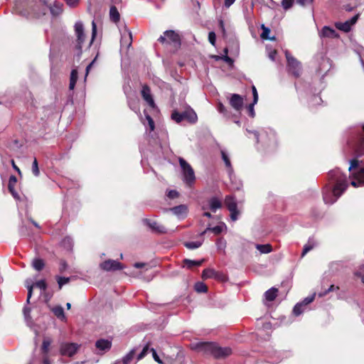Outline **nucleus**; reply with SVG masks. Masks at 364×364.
Listing matches in <instances>:
<instances>
[{"label":"nucleus","instance_id":"f3484780","mask_svg":"<svg viewBox=\"0 0 364 364\" xmlns=\"http://www.w3.org/2000/svg\"><path fill=\"white\" fill-rule=\"evenodd\" d=\"M232 353L231 348L228 347L220 348L215 344L213 356L216 358H223Z\"/></svg>","mask_w":364,"mask_h":364},{"label":"nucleus","instance_id":"6e6d98bb","mask_svg":"<svg viewBox=\"0 0 364 364\" xmlns=\"http://www.w3.org/2000/svg\"><path fill=\"white\" fill-rule=\"evenodd\" d=\"M151 351L152 352V355H153V358L154 359V360L159 364H164L163 361L161 360V359L159 358V356L156 353L155 349L151 348Z\"/></svg>","mask_w":364,"mask_h":364},{"label":"nucleus","instance_id":"5701e85b","mask_svg":"<svg viewBox=\"0 0 364 364\" xmlns=\"http://www.w3.org/2000/svg\"><path fill=\"white\" fill-rule=\"evenodd\" d=\"M16 182H17L16 177L14 176H11L9 177V180L8 188H9V190L10 193H11V195L15 198L18 199L19 198L17 192L14 189V186H15Z\"/></svg>","mask_w":364,"mask_h":364},{"label":"nucleus","instance_id":"c85d7f7f","mask_svg":"<svg viewBox=\"0 0 364 364\" xmlns=\"http://www.w3.org/2000/svg\"><path fill=\"white\" fill-rule=\"evenodd\" d=\"M256 249L259 251L261 254H268L272 251V246L269 244L256 245Z\"/></svg>","mask_w":364,"mask_h":364},{"label":"nucleus","instance_id":"f8f14e48","mask_svg":"<svg viewBox=\"0 0 364 364\" xmlns=\"http://www.w3.org/2000/svg\"><path fill=\"white\" fill-rule=\"evenodd\" d=\"M121 46L129 48L132 43V35L126 27L121 31Z\"/></svg>","mask_w":364,"mask_h":364},{"label":"nucleus","instance_id":"6ab92c4d","mask_svg":"<svg viewBox=\"0 0 364 364\" xmlns=\"http://www.w3.org/2000/svg\"><path fill=\"white\" fill-rule=\"evenodd\" d=\"M230 105L237 111H239L243 105L242 97L237 95L233 94L230 100Z\"/></svg>","mask_w":364,"mask_h":364},{"label":"nucleus","instance_id":"8fccbe9b","mask_svg":"<svg viewBox=\"0 0 364 364\" xmlns=\"http://www.w3.org/2000/svg\"><path fill=\"white\" fill-rule=\"evenodd\" d=\"M70 281V278L68 277H58V284L59 286V289H61L62 287L66 284H68Z\"/></svg>","mask_w":364,"mask_h":364},{"label":"nucleus","instance_id":"49530a36","mask_svg":"<svg viewBox=\"0 0 364 364\" xmlns=\"http://www.w3.org/2000/svg\"><path fill=\"white\" fill-rule=\"evenodd\" d=\"M149 227L159 232H164V228L160 226L156 222L152 221L149 223Z\"/></svg>","mask_w":364,"mask_h":364},{"label":"nucleus","instance_id":"dca6fc26","mask_svg":"<svg viewBox=\"0 0 364 364\" xmlns=\"http://www.w3.org/2000/svg\"><path fill=\"white\" fill-rule=\"evenodd\" d=\"M141 94L142 96V98L144 101L151 107H155V103L154 101V99L152 97V95L151 94V90L149 87L147 85H143Z\"/></svg>","mask_w":364,"mask_h":364},{"label":"nucleus","instance_id":"58836bf2","mask_svg":"<svg viewBox=\"0 0 364 364\" xmlns=\"http://www.w3.org/2000/svg\"><path fill=\"white\" fill-rule=\"evenodd\" d=\"M202 245L200 241L188 242L185 243V246L190 250L198 248Z\"/></svg>","mask_w":364,"mask_h":364},{"label":"nucleus","instance_id":"393cba45","mask_svg":"<svg viewBox=\"0 0 364 364\" xmlns=\"http://www.w3.org/2000/svg\"><path fill=\"white\" fill-rule=\"evenodd\" d=\"M202 277L207 279L209 278L220 279L219 274L213 269H205L203 271Z\"/></svg>","mask_w":364,"mask_h":364},{"label":"nucleus","instance_id":"1a4fd4ad","mask_svg":"<svg viewBox=\"0 0 364 364\" xmlns=\"http://www.w3.org/2000/svg\"><path fill=\"white\" fill-rule=\"evenodd\" d=\"M78 348L79 346L77 343H63L60 345V350L62 355L71 357L76 353Z\"/></svg>","mask_w":364,"mask_h":364},{"label":"nucleus","instance_id":"ddd939ff","mask_svg":"<svg viewBox=\"0 0 364 364\" xmlns=\"http://www.w3.org/2000/svg\"><path fill=\"white\" fill-rule=\"evenodd\" d=\"M168 210L176 215L178 220H183L187 216L188 209L187 205H180L170 208Z\"/></svg>","mask_w":364,"mask_h":364},{"label":"nucleus","instance_id":"a878e982","mask_svg":"<svg viewBox=\"0 0 364 364\" xmlns=\"http://www.w3.org/2000/svg\"><path fill=\"white\" fill-rule=\"evenodd\" d=\"M52 311L55 314V316H57L58 318H60L62 321H66V317L64 314V310L61 306H57L52 309Z\"/></svg>","mask_w":364,"mask_h":364},{"label":"nucleus","instance_id":"4c0bfd02","mask_svg":"<svg viewBox=\"0 0 364 364\" xmlns=\"http://www.w3.org/2000/svg\"><path fill=\"white\" fill-rule=\"evenodd\" d=\"M171 119L177 123L181 122L184 119L183 112L180 113L178 111H173L171 114Z\"/></svg>","mask_w":364,"mask_h":364},{"label":"nucleus","instance_id":"e2e57ef3","mask_svg":"<svg viewBox=\"0 0 364 364\" xmlns=\"http://www.w3.org/2000/svg\"><path fill=\"white\" fill-rule=\"evenodd\" d=\"M225 241L223 239H220L217 242V246L218 249L223 250L225 247Z\"/></svg>","mask_w":364,"mask_h":364},{"label":"nucleus","instance_id":"39448f33","mask_svg":"<svg viewBox=\"0 0 364 364\" xmlns=\"http://www.w3.org/2000/svg\"><path fill=\"white\" fill-rule=\"evenodd\" d=\"M159 41L163 43L173 44L175 46L180 45L179 36L173 31H165L164 36H160Z\"/></svg>","mask_w":364,"mask_h":364},{"label":"nucleus","instance_id":"aec40b11","mask_svg":"<svg viewBox=\"0 0 364 364\" xmlns=\"http://www.w3.org/2000/svg\"><path fill=\"white\" fill-rule=\"evenodd\" d=\"M183 114L184 119L192 124L196 123L198 120V116L196 113L192 108L189 107L184 112H183Z\"/></svg>","mask_w":364,"mask_h":364},{"label":"nucleus","instance_id":"69168bd1","mask_svg":"<svg viewBox=\"0 0 364 364\" xmlns=\"http://www.w3.org/2000/svg\"><path fill=\"white\" fill-rule=\"evenodd\" d=\"M268 141H269V142H273V143L275 142V141H276V134L272 130L269 131V136L268 137Z\"/></svg>","mask_w":364,"mask_h":364},{"label":"nucleus","instance_id":"f704fd0d","mask_svg":"<svg viewBox=\"0 0 364 364\" xmlns=\"http://www.w3.org/2000/svg\"><path fill=\"white\" fill-rule=\"evenodd\" d=\"M44 262L42 259L36 258L32 262L33 267L37 271L41 270L44 267Z\"/></svg>","mask_w":364,"mask_h":364},{"label":"nucleus","instance_id":"a211bd4d","mask_svg":"<svg viewBox=\"0 0 364 364\" xmlns=\"http://www.w3.org/2000/svg\"><path fill=\"white\" fill-rule=\"evenodd\" d=\"M220 154L222 156V159L225 163V165L227 168L230 178L232 180L233 176V169L232 166L230 162L229 154L227 153V151L225 149L220 150Z\"/></svg>","mask_w":364,"mask_h":364},{"label":"nucleus","instance_id":"f257e3e1","mask_svg":"<svg viewBox=\"0 0 364 364\" xmlns=\"http://www.w3.org/2000/svg\"><path fill=\"white\" fill-rule=\"evenodd\" d=\"M329 176L331 180L335 181L336 184L332 189L329 188H325L323 198L326 204L334 203L348 186V178L339 169L331 171L329 173Z\"/></svg>","mask_w":364,"mask_h":364},{"label":"nucleus","instance_id":"c756f323","mask_svg":"<svg viewBox=\"0 0 364 364\" xmlns=\"http://www.w3.org/2000/svg\"><path fill=\"white\" fill-rule=\"evenodd\" d=\"M136 354V350H131L125 356L123 357L122 360L121 361L123 364H130L131 361L133 360L134 355Z\"/></svg>","mask_w":364,"mask_h":364},{"label":"nucleus","instance_id":"bb28decb","mask_svg":"<svg viewBox=\"0 0 364 364\" xmlns=\"http://www.w3.org/2000/svg\"><path fill=\"white\" fill-rule=\"evenodd\" d=\"M277 292H278L277 289L274 288V287L267 290L264 294V297H265L266 300H267L269 301H273L276 298V296L277 295Z\"/></svg>","mask_w":364,"mask_h":364},{"label":"nucleus","instance_id":"37998d69","mask_svg":"<svg viewBox=\"0 0 364 364\" xmlns=\"http://www.w3.org/2000/svg\"><path fill=\"white\" fill-rule=\"evenodd\" d=\"M315 296H316V293H314L312 295L306 297L299 304H303V306L306 307L308 304H309L310 303H311L314 300Z\"/></svg>","mask_w":364,"mask_h":364},{"label":"nucleus","instance_id":"b1692460","mask_svg":"<svg viewBox=\"0 0 364 364\" xmlns=\"http://www.w3.org/2000/svg\"><path fill=\"white\" fill-rule=\"evenodd\" d=\"M63 4L55 1L53 6L50 7V11L52 15L59 16L63 13Z\"/></svg>","mask_w":364,"mask_h":364},{"label":"nucleus","instance_id":"20e7f679","mask_svg":"<svg viewBox=\"0 0 364 364\" xmlns=\"http://www.w3.org/2000/svg\"><path fill=\"white\" fill-rule=\"evenodd\" d=\"M75 35L76 36V48L81 52L85 43L86 35L84 26L81 21H77L74 26Z\"/></svg>","mask_w":364,"mask_h":364},{"label":"nucleus","instance_id":"c9c22d12","mask_svg":"<svg viewBox=\"0 0 364 364\" xmlns=\"http://www.w3.org/2000/svg\"><path fill=\"white\" fill-rule=\"evenodd\" d=\"M306 309L305 306H303V304H296L294 309H293V313L295 316H299L301 315Z\"/></svg>","mask_w":364,"mask_h":364},{"label":"nucleus","instance_id":"bf43d9fd","mask_svg":"<svg viewBox=\"0 0 364 364\" xmlns=\"http://www.w3.org/2000/svg\"><path fill=\"white\" fill-rule=\"evenodd\" d=\"M167 196L169 198L173 199L178 196V193L175 190H171L168 192Z\"/></svg>","mask_w":364,"mask_h":364},{"label":"nucleus","instance_id":"6e6552de","mask_svg":"<svg viewBox=\"0 0 364 364\" xmlns=\"http://www.w3.org/2000/svg\"><path fill=\"white\" fill-rule=\"evenodd\" d=\"M215 343H197L193 344V348L198 352L206 355H213Z\"/></svg>","mask_w":364,"mask_h":364},{"label":"nucleus","instance_id":"680f3d73","mask_svg":"<svg viewBox=\"0 0 364 364\" xmlns=\"http://www.w3.org/2000/svg\"><path fill=\"white\" fill-rule=\"evenodd\" d=\"M252 95H253V102L254 104H257L258 101V94L256 87L253 85L252 87Z\"/></svg>","mask_w":364,"mask_h":364},{"label":"nucleus","instance_id":"a19ab883","mask_svg":"<svg viewBox=\"0 0 364 364\" xmlns=\"http://www.w3.org/2000/svg\"><path fill=\"white\" fill-rule=\"evenodd\" d=\"M315 246V244L311 242H309L308 244L305 245L303 249L301 257H304L307 252L311 250Z\"/></svg>","mask_w":364,"mask_h":364},{"label":"nucleus","instance_id":"13d9d810","mask_svg":"<svg viewBox=\"0 0 364 364\" xmlns=\"http://www.w3.org/2000/svg\"><path fill=\"white\" fill-rule=\"evenodd\" d=\"M208 40L209 42L213 45L215 46V40H216V36L215 33L213 31H211L208 34Z\"/></svg>","mask_w":364,"mask_h":364},{"label":"nucleus","instance_id":"7ed1b4c3","mask_svg":"<svg viewBox=\"0 0 364 364\" xmlns=\"http://www.w3.org/2000/svg\"><path fill=\"white\" fill-rule=\"evenodd\" d=\"M178 161L182 169L183 181L188 185L192 184L196 180L193 169L183 158H179Z\"/></svg>","mask_w":364,"mask_h":364},{"label":"nucleus","instance_id":"9d476101","mask_svg":"<svg viewBox=\"0 0 364 364\" xmlns=\"http://www.w3.org/2000/svg\"><path fill=\"white\" fill-rule=\"evenodd\" d=\"M100 267L103 270L107 272L122 269L124 268L120 262L113 259H108L100 263Z\"/></svg>","mask_w":364,"mask_h":364},{"label":"nucleus","instance_id":"4d7b16f0","mask_svg":"<svg viewBox=\"0 0 364 364\" xmlns=\"http://www.w3.org/2000/svg\"><path fill=\"white\" fill-rule=\"evenodd\" d=\"M65 1L68 6L74 8L78 5L80 0H65Z\"/></svg>","mask_w":364,"mask_h":364},{"label":"nucleus","instance_id":"3c124183","mask_svg":"<svg viewBox=\"0 0 364 364\" xmlns=\"http://www.w3.org/2000/svg\"><path fill=\"white\" fill-rule=\"evenodd\" d=\"M146 120L147 121L148 125L150 129V132L154 129V122L152 118L149 114H145Z\"/></svg>","mask_w":364,"mask_h":364},{"label":"nucleus","instance_id":"4468645a","mask_svg":"<svg viewBox=\"0 0 364 364\" xmlns=\"http://www.w3.org/2000/svg\"><path fill=\"white\" fill-rule=\"evenodd\" d=\"M318 36L321 38H337L339 37L336 30L326 26H323L321 30L318 31Z\"/></svg>","mask_w":364,"mask_h":364},{"label":"nucleus","instance_id":"c03bdc74","mask_svg":"<svg viewBox=\"0 0 364 364\" xmlns=\"http://www.w3.org/2000/svg\"><path fill=\"white\" fill-rule=\"evenodd\" d=\"M356 157L358 158L364 155V140L360 144L355 150Z\"/></svg>","mask_w":364,"mask_h":364},{"label":"nucleus","instance_id":"338daca9","mask_svg":"<svg viewBox=\"0 0 364 364\" xmlns=\"http://www.w3.org/2000/svg\"><path fill=\"white\" fill-rule=\"evenodd\" d=\"M255 104H254V102L250 104L248 107V111H249V113H250V115L252 117H255V110H254V106H255Z\"/></svg>","mask_w":364,"mask_h":364},{"label":"nucleus","instance_id":"79ce46f5","mask_svg":"<svg viewBox=\"0 0 364 364\" xmlns=\"http://www.w3.org/2000/svg\"><path fill=\"white\" fill-rule=\"evenodd\" d=\"M195 289L197 292H205L207 291V287L202 282H198L195 285Z\"/></svg>","mask_w":364,"mask_h":364},{"label":"nucleus","instance_id":"412c9836","mask_svg":"<svg viewBox=\"0 0 364 364\" xmlns=\"http://www.w3.org/2000/svg\"><path fill=\"white\" fill-rule=\"evenodd\" d=\"M47 2L46 0H39L38 3V9H33V14L36 16L44 15L47 11Z\"/></svg>","mask_w":364,"mask_h":364},{"label":"nucleus","instance_id":"052dcab7","mask_svg":"<svg viewBox=\"0 0 364 364\" xmlns=\"http://www.w3.org/2000/svg\"><path fill=\"white\" fill-rule=\"evenodd\" d=\"M148 349H149V347L147 346L144 347L141 352L138 355V357H137L138 360L142 359L146 355V354L147 353Z\"/></svg>","mask_w":364,"mask_h":364},{"label":"nucleus","instance_id":"864d4df0","mask_svg":"<svg viewBox=\"0 0 364 364\" xmlns=\"http://www.w3.org/2000/svg\"><path fill=\"white\" fill-rule=\"evenodd\" d=\"M267 50L269 58L273 61L275 60V56L277 55L276 50H272V49H270L268 47H267Z\"/></svg>","mask_w":364,"mask_h":364},{"label":"nucleus","instance_id":"de8ad7c7","mask_svg":"<svg viewBox=\"0 0 364 364\" xmlns=\"http://www.w3.org/2000/svg\"><path fill=\"white\" fill-rule=\"evenodd\" d=\"M32 172L34 174V176H38L40 174L38 161H37L36 159H34V161L32 164Z\"/></svg>","mask_w":364,"mask_h":364},{"label":"nucleus","instance_id":"cd10ccee","mask_svg":"<svg viewBox=\"0 0 364 364\" xmlns=\"http://www.w3.org/2000/svg\"><path fill=\"white\" fill-rule=\"evenodd\" d=\"M77 77H78V73H77V70L73 69L70 73V85H69L70 90H72L75 88V83L77 80Z\"/></svg>","mask_w":364,"mask_h":364},{"label":"nucleus","instance_id":"ea45409f","mask_svg":"<svg viewBox=\"0 0 364 364\" xmlns=\"http://www.w3.org/2000/svg\"><path fill=\"white\" fill-rule=\"evenodd\" d=\"M96 33H97V26H96L95 22L94 21H92V38L87 44V48H89L92 45V43L96 36Z\"/></svg>","mask_w":364,"mask_h":364},{"label":"nucleus","instance_id":"e433bc0d","mask_svg":"<svg viewBox=\"0 0 364 364\" xmlns=\"http://www.w3.org/2000/svg\"><path fill=\"white\" fill-rule=\"evenodd\" d=\"M262 33L261 34V38L262 39H270V40H275L274 37L270 38L269 36L270 33V29L267 27H265L264 25L262 26Z\"/></svg>","mask_w":364,"mask_h":364},{"label":"nucleus","instance_id":"9b49d317","mask_svg":"<svg viewBox=\"0 0 364 364\" xmlns=\"http://www.w3.org/2000/svg\"><path fill=\"white\" fill-rule=\"evenodd\" d=\"M358 15H355L352 17L350 20H348L345 22H337L335 23L336 27L344 32H348L350 31L351 27L354 25L358 21Z\"/></svg>","mask_w":364,"mask_h":364},{"label":"nucleus","instance_id":"423d86ee","mask_svg":"<svg viewBox=\"0 0 364 364\" xmlns=\"http://www.w3.org/2000/svg\"><path fill=\"white\" fill-rule=\"evenodd\" d=\"M225 204L230 212L231 220L232 221L237 220L240 213L237 209L236 200L231 196H227L225 200Z\"/></svg>","mask_w":364,"mask_h":364},{"label":"nucleus","instance_id":"a18cd8bd","mask_svg":"<svg viewBox=\"0 0 364 364\" xmlns=\"http://www.w3.org/2000/svg\"><path fill=\"white\" fill-rule=\"evenodd\" d=\"M223 225H217V226H215V227H213L212 228H207L204 231L203 233L206 232L208 230H210L213 232H214L215 234L218 235V234H220L223 231Z\"/></svg>","mask_w":364,"mask_h":364},{"label":"nucleus","instance_id":"2eb2a0df","mask_svg":"<svg viewBox=\"0 0 364 364\" xmlns=\"http://www.w3.org/2000/svg\"><path fill=\"white\" fill-rule=\"evenodd\" d=\"M208 203V206L203 205V210H205L207 209H210L212 212L215 213L218 209L221 208L222 207L221 200L216 197H213L210 198Z\"/></svg>","mask_w":364,"mask_h":364},{"label":"nucleus","instance_id":"774afa93","mask_svg":"<svg viewBox=\"0 0 364 364\" xmlns=\"http://www.w3.org/2000/svg\"><path fill=\"white\" fill-rule=\"evenodd\" d=\"M28 296H27V302L28 303L29 302V300L32 296V292H33V285L31 286H28Z\"/></svg>","mask_w":364,"mask_h":364},{"label":"nucleus","instance_id":"09e8293b","mask_svg":"<svg viewBox=\"0 0 364 364\" xmlns=\"http://www.w3.org/2000/svg\"><path fill=\"white\" fill-rule=\"evenodd\" d=\"M294 3V0H282V6L284 10H287L290 9Z\"/></svg>","mask_w":364,"mask_h":364},{"label":"nucleus","instance_id":"0e129e2a","mask_svg":"<svg viewBox=\"0 0 364 364\" xmlns=\"http://www.w3.org/2000/svg\"><path fill=\"white\" fill-rule=\"evenodd\" d=\"M296 2L299 5L304 6L311 4L313 2V0H296Z\"/></svg>","mask_w":364,"mask_h":364},{"label":"nucleus","instance_id":"2f4dec72","mask_svg":"<svg viewBox=\"0 0 364 364\" xmlns=\"http://www.w3.org/2000/svg\"><path fill=\"white\" fill-rule=\"evenodd\" d=\"M354 275L359 279L364 285V264L360 265L354 272Z\"/></svg>","mask_w":364,"mask_h":364},{"label":"nucleus","instance_id":"473e14b6","mask_svg":"<svg viewBox=\"0 0 364 364\" xmlns=\"http://www.w3.org/2000/svg\"><path fill=\"white\" fill-rule=\"evenodd\" d=\"M109 16L112 21L117 22L119 20V14L115 6H112L109 10Z\"/></svg>","mask_w":364,"mask_h":364},{"label":"nucleus","instance_id":"0eeeda50","mask_svg":"<svg viewBox=\"0 0 364 364\" xmlns=\"http://www.w3.org/2000/svg\"><path fill=\"white\" fill-rule=\"evenodd\" d=\"M285 56L288 63L289 70L298 77L300 75L301 65L300 63L291 56L288 51H285Z\"/></svg>","mask_w":364,"mask_h":364},{"label":"nucleus","instance_id":"4be33fe9","mask_svg":"<svg viewBox=\"0 0 364 364\" xmlns=\"http://www.w3.org/2000/svg\"><path fill=\"white\" fill-rule=\"evenodd\" d=\"M95 346L101 351H107L110 349L112 343L109 340L100 339L96 342Z\"/></svg>","mask_w":364,"mask_h":364},{"label":"nucleus","instance_id":"f03ea898","mask_svg":"<svg viewBox=\"0 0 364 364\" xmlns=\"http://www.w3.org/2000/svg\"><path fill=\"white\" fill-rule=\"evenodd\" d=\"M348 170L352 176L350 184L354 187L364 186V164L357 159H352Z\"/></svg>","mask_w":364,"mask_h":364},{"label":"nucleus","instance_id":"603ef678","mask_svg":"<svg viewBox=\"0 0 364 364\" xmlns=\"http://www.w3.org/2000/svg\"><path fill=\"white\" fill-rule=\"evenodd\" d=\"M51 343V341L50 339H44L42 345V349L44 353H48L49 346Z\"/></svg>","mask_w":364,"mask_h":364},{"label":"nucleus","instance_id":"72a5a7b5","mask_svg":"<svg viewBox=\"0 0 364 364\" xmlns=\"http://www.w3.org/2000/svg\"><path fill=\"white\" fill-rule=\"evenodd\" d=\"M203 259L201 260H191L188 259H186L183 260L184 264L187 266L188 268H192L194 266H200L203 263Z\"/></svg>","mask_w":364,"mask_h":364},{"label":"nucleus","instance_id":"5fc2aeb1","mask_svg":"<svg viewBox=\"0 0 364 364\" xmlns=\"http://www.w3.org/2000/svg\"><path fill=\"white\" fill-rule=\"evenodd\" d=\"M35 286L39 288L40 289L45 290L46 288V283L45 280L42 279L36 282Z\"/></svg>","mask_w":364,"mask_h":364},{"label":"nucleus","instance_id":"7c9ffc66","mask_svg":"<svg viewBox=\"0 0 364 364\" xmlns=\"http://www.w3.org/2000/svg\"><path fill=\"white\" fill-rule=\"evenodd\" d=\"M257 140V142H259L260 141L262 142L267 143V134L266 132H262L260 134H258L257 132H252Z\"/></svg>","mask_w":364,"mask_h":364}]
</instances>
